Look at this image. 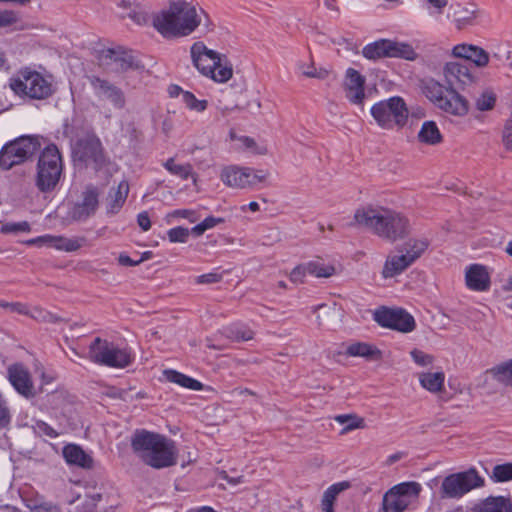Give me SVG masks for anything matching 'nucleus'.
<instances>
[{
  "instance_id": "obj_1",
  "label": "nucleus",
  "mask_w": 512,
  "mask_h": 512,
  "mask_svg": "<svg viewBox=\"0 0 512 512\" xmlns=\"http://www.w3.org/2000/svg\"><path fill=\"white\" fill-rule=\"evenodd\" d=\"M361 226L391 243L410 234L408 218L402 213L383 207L366 205L356 209L349 226Z\"/></svg>"
},
{
  "instance_id": "obj_2",
  "label": "nucleus",
  "mask_w": 512,
  "mask_h": 512,
  "mask_svg": "<svg viewBox=\"0 0 512 512\" xmlns=\"http://www.w3.org/2000/svg\"><path fill=\"white\" fill-rule=\"evenodd\" d=\"M201 15L207 18L205 11L199 12L195 5L185 0L171 2L168 9L153 16L154 28L166 38L190 35L201 23Z\"/></svg>"
},
{
  "instance_id": "obj_3",
  "label": "nucleus",
  "mask_w": 512,
  "mask_h": 512,
  "mask_svg": "<svg viewBox=\"0 0 512 512\" xmlns=\"http://www.w3.org/2000/svg\"><path fill=\"white\" fill-rule=\"evenodd\" d=\"M135 455L146 465L163 469L177 463V448L173 440L159 433L137 429L131 437Z\"/></svg>"
},
{
  "instance_id": "obj_4",
  "label": "nucleus",
  "mask_w": 512,
  "mask_h": 512,
  "mask_svg": "<svg viewBox=\"0 0 512 512\" xmlns=\"http://www.w3.org/2000/svg\"><path fill=\"white\" fill-rule=\"evenodd\" d=\"M63 170L62 156L56 145L46 146L37 163L36 186L41 192H49L58 184Z\"/></svg>"
},
{
  "instance_id": "obj_5",
  "label": "nucleus",
  "mask_w": 512,
  "mask_h": 512,
  "mask_svg": "<svg viewBox=\"0 0 512 512\" xmlns=\"http://www.w3.org/2000/svg\"><path fill=\"white\" fill-rule=\"evenodd\" d=\"M9 87L19 96L42 100L52 95V84L42 74L26 67L10 78Z\"/></svg>"
},
{
  "instance_id": "obj_6",
  "label": "nucleus",
  "mask_w": 512,
  "mask_h": 512,
  "mask_svg": "<svg viewBox=\"0 0 512 512\" xmlns=\"http://www.w3.org/2000/svg\"><path fill=\"white\" fill-rule=\"evenodd\" d=\"M41 148L37 136H20L0 149V168L4 171L31 159Z\"/></svg>"
},
{
  "instance_id": "obj_7",
  "label": "nucleus",
  "mask_w": 512,
  "mask_h": 512,
  "mask_svg": "<svg viewBox=\"0 0 512 512\" xmlns=\"http://www.w3.org/2000/svg\"><path fill=\"white\" fill-rule=\"evenodd\" d=\"M89 359L99 365L125 368L133 362L134 357L128 349H121L97 337L89 346Z\"/></svg>"
},
{
  "instance_id": "obj_8",
  "label": "nucleus",
  "mask_w": 512,
  "mask_h": 512,
  "mask_svg": "<svg viewBox=\"0 0 512 512\" xmlns=\"http://www.w3.org/2000/svg\"><path fill=\"white\" fill-rule=\"evenodd\" d=\"M371 115L380 127L393 129L406 124L409 111L404 100L399 96H394L374 104L371 108Z\"/></svg>"
},
{
  "instance_id": "obj_9",
  "label": "nucleus",
  "mask_w": 512,
  "mask_h": 512,
  "mask_svg": "<svg viewBox=\"0 0 512 512\" xmlns=\"http://www.w3.org/2000/svg\"><path fill=\"white\" fill-rule=\"evenodd\" d=\"M484 478L475 468L446 476L441 484L442 498L459 499L470 491L482 488Z\"/></svg>"
},
{
  "instance_id": "obj_10",
  "label": "nucleus",
  "mask_w": 512,
  "mask_h": 512,
  "mask_svg": "<svg viewBox=\"0 0 512 512\" xmlns=\"http://www.w3.org/2000/svg\"><path fill=\"white\" fill-rule=\"evenodd\" d=\"M268 176L269 173L266 170L230 165L222 169L220 179L231 188L252 189L264 182Z\"/></svg>"
},
{
  "instance_id": "obj_11",
  "label": "nucleus",
  "mask_w": 512,
  "mask_h": 512,
  "mask_svg": "<svg viewBox=\"0 0 512 512\" xmlns=\"http://www.w3.org/2000/svg\"><path fill=\"white\" fill-rule=\"evenodd\" d=\"M73 154L77 161L84 163L86 166H91L95 170L101 169L106 162L101 141L94 135L79 139Z\"/></svg>"
},
{
  "instance_id": "obj_12",
  "label": "nucleus",
  "mask_w": 512,
  "mask_h": 512,
  "mask_svg": "<svg viewBox=\"0 0 512 512\" xmlns=\"http://www.w3.org/2000/svg\"><path fill=\"white\" fill-rule=\"evenodd\" d=\"M374 320L382 327L402 333L412 332L416 327L414 317L404 309L383 307L375 311Z\"/></svg>"
},
{
  "instance_id": "obj_13",
  "label": "nucleus",
  "mask_w": 512,
  "mask_h": 512,
  "mask_svg": "<svg viewBox=\"0 0 512 512\" xmlns=\"http://www.w3.org/2000/svg\"><path fill=\"white\" fill-rule=\"evenodd\" d=\"M7 378L12 387L23 397L32 398L35 395L34 384L27 367L22 363H14L7 368Z\"/></svg>"
},
{
  "instance_id": "obj_14",
  "label": "nucleus",
  "mask_w": 512,
  "mask_h": 512,
  "mask_svg": "<svg viewBox=\"0 0 512 512\" xmlns=\"http://www.w3.org/2000/svg\"><path fill=\"white\" fill-rule=\"evenodd\" d=\"M191 58L196 69L203 74L208 76L212 73V68L218 64L219 57L221 56L216 51L208 49L203 42H195L190 49Z\"/></svg>"
},
{
  "instance_id": "obj_15",
  "label": "nucleus",
  "mask_w": 512,
  "mask_h": 512,
  "mask_svg": "<svg viewBox=\"0 0 512 512\" xmlns=\"http://www.w3.org/2000/svg\"><path fill=\"white\" fill-rule=\"evenodd\" d=\"M89 82L98 97H104L110 101L116 109H123L125 107V94L119 87L94 75L89 77Z\"/></svg>"
},
{
  "instance_id": "obj_16",
  "label": "nucleus",
  "mask_w": 512,
  "mask_h": 512,
  "mask_svg": "<svg viewBox=\"0 0 512 512\" xmlns=\"http://www.w3.org/2000/svg\"><path fill=\"white\" fill-rule=\"evenodd\" d=\"M444 75L451 88H464L474 82V76L464 62H448L444 67Z\"/></svg>"
},
{
  "instance_id": "obj_17",
  "label": "nucleus",
  "mask_w": 512,
  "mask_h": 512,
  "mask_svg": "<svg viewBox=\"0 0 512 512\" xmlns=\"http://www.w3.org/2000/svg\"><path fill=\"white\" fill-rule=\"evenodd\" d=\"M365 78L357 70L348 68L344 80L346 98L355 105L363 104L366 97L364 91Z\"/></svg>"
},
{
  "instance_id": "obj_18",
  "label": "nucleus",
  "mask_w": 512,
  "mask_h": 512,
  "mask_svg": "<svg viewBox=\"0 0 512 512\" xmlns=\"http://www.w3.org/2000/svg\"><path fill=\"white\" fill-rule=\"evenodd\" d=\"M103 57L107 61V64L113 65V70L117 73L142 68L139 61L128 51L108 49L104 52Z\"/></svg>"
},
{
  "instance_id": "obj_19",
  "label": "nucleus",
  "mask_w": 512,
  "mask_h": 512,
  "mask_svg": "<svg viewBox=\"0 0 512 512\" xmlns=\"http://www.w3.org/2000/svg\"><path fill=\"white\" fill-rule=\"evenodd\" d=\"M82 201L75 204L71 216L74 220L84 221L92 216L98 208V191L94 187H88L82 195Z\"/></svg>"
},
{
  "instance_id": "obj_20",
  "label": "nucleus",
  "mask_w": 512,
  "mask_h": 512,
  "mask_svg": "<svg viewBox=\"0 0 512 512\" xmlns=\"http://www.w3.org/2000/svg\"><path fill=\"white\" fill-rule=\"evenodd\" d=\"M453 55L463 59L464 63H474L478 67H484L489 62L488 53L478 47L467 44H459L453 48Z\"/></svg>"
},
{
  "instance_id": "obj_21",
  "label": "nucleus",
  "mask_w": 512,
  "mask_h": 512,
  "mask_svg": "<svg viewBox=\"0 0 512 512\" xmlns=\"http://www.w3.org/2000/svg\"><path fill=\"white\" fill-rule=\"evenodd\" d=\"M466 285L474 291H487L490 287V276L483 265H470L465 274Z\"/></svg>"
},
{
  "instance_id": "obj_22",
  "label": "nucleus",
  "mask_w": 512,
  "mask_h": 512,
  "mask_svg": "<svg viewBox=\"0 0 512 512\" xmlns=\"http://www.w3.org/2000/svg\"><path fill=\"white\" fill-rule=\"evenodd\" d=\"M437 107L446 113L455 116H463L468 112L467 100L456 92L455 88H450L445 97Z\"/></svg>"
},
{
  "instance_id": "obj_23",
  "label": "nucleus",
  "mask_w": 512,
  "mask_h": 512,
  "mask_svg": "<svg viewBox=\"0 0 512 512\" xmlns=\"http://www.w3.org/2000/svg\"><path fill=\"white\" fill-rule=\"evenodd\" d=\"M345 354L349 357H361L369 362L382 360V351L374 344L368 342H352L347 345Z\"/></svg>"
},
{
  "instance_id": "obj_24",
  "label": "nucleus",
  "mask_w": 512,
  "mask_h": 512,
  "mask_svg": "<svg viewBox=\"0 0 512 512\" xmlns=\"http://www.w3.org/2000/svg\"><path fill=\"white\" fill-rule=\"evenodd\" d=\"M63 457L67 464L78 466L84 469L93 468V458L87 454L79 445L67 444L62 450Z\"/></svg>"
},
{
  "instance_id": "obj_25",
  "label": "nucleus",
  "mask_w": 512,
  "mask_h": 512,
  "mask_svg": "<svg viewBox=\"0 0 512 512\" xmlns=\"http://www.w3.org/2000/svg\"><path fill=\"white\" fill-rule=\"evenodd\" d=\"M473 512H512V500L504 496H489L475 505Z\"/></svg>"
},
{
  "instance_id": "obj_26",
  "label": "nucleus",
  "mask_w": 512,
  "mask_h": 512,
  "mask_svg": "<svg viewBox=\"0 0 512 512\" xmlns=\"http://www.w3.org/2000/svg\"><path fill=\"white\" fill-rule=\"evenodd\" d=\"M410 266L409 261L401 253L391 254L387 256L384 262L381 275L384 279L393 278L403 273Z\"/></svg>"
},
{
  "instance_id": "obj_27",
  "label": "nucleus",
  "mask_w": 512,
  "mask_h": 512,
  "mask_svg": "<svg viewBox=\"0 0 512 512\" xmlns=\"http://www.w3.org/2000/svg\"><path fill=\"white\" fill-rule=\"evenodd\" d=\"M129 193V183L122 180L116 189H111L107 197V214L114 215L120 211Z\"/></svg>"
},
{
  "instance_id": "obj_28",
  "label": "nucleus",
  "mask_w": 512,
  "mask_h": 512,
  "mask_svg": "<svg viewBox=\"0 0 512 512\" xmlns=\"http://www.w3.org/2000/svg\"><path fill=\"white\" fill-rule=\"evenodd\" d=\"M163 376L168 382L177 384L190 390L200 391L204 387L200 381L174 369H165L163 371Z\"/></svg>"
},
{
  "instance_id": "obj_29",
  "label": "nucleus",
  "mask_w": 512,
  "mask_h": 512,
  "mask_svg": "<svg viewBox=\"0 0 512 512\" xmlns=\"http://www.w3.org/2000/svg\"><path fill=\"white\" fill-rule=\"evenodd\" d=\"M429 242L426 239H410L405 242L398 252L406 257L412 265L426 251Z\"/></svg>"
},
{
  "instance_id": "obj_30",
  "label": "nucleus",
  "mask_w": 512,
  "mask_h": 512,
  "mask_svg": "<svg viewBox=\"0 0 512 512\" xmlns=\"http://www.w3.org/2000/svg\"><path fill=\"white\" fill-rule=\"evenodd\" d=\"M496 382L507 387H512V359L501 362L485 371Z\"/></svg>"
},
{
  "instance_id": "obj_31",
  "label": "nucleus",
  "mask_w": 512,
  "mask_h": 512,
  "mask_svg": "<svg viewBox=\"0 0 512 512\" xmlns=\"http://www.w3.org/2000/svg\"><path fill=\"white\" fill-rule=\"evenodd\" d=\"M389 39H380L373 43L367 44L362 49V55L369 60H377L380 58H389Z\"/></svg>"
},
{
  "instance_id": "obj_32",
  "label": "nucleus",
  "mask_w": 512,
  "mask_h": 512,
  "mask_svg": "<svg viewBox=\"0 0 512 512\" xmlns=\"http://www.w3.org/2000/svg\"><path fill=\"white\" fill-rule=\"evenodd\" d=\"M421 386L432 392L437 393L443 390L445 375L443 372H426L419 375Z\"/></svg>"
},
{
  "instance_id": "obj_33",
  "label": "nucleus",
  "mask_w": 512,
  "mask_h": 512,
  "mask_svg": "<svg viewBox=\"0 0 512 512\" xmlns=\"http://www.w3.org/2000/svg\"><path fill=\"white\" fill-rule=\"evenodd\" d=\"M420 142L436 145L442 141V135L434 121H425L418 133Z\"/></svg>"
},
{
  "instance_id": "obj_34",
  "label": "nucleus",
  "mask_w": 512,
  "mask_h": 512,
  "mask_svg": "<svg viewBox=\"0 0 512 512\" xmlns=\"http://www.w3.org/2000/svg\"><path fill=\"white\" fill-rule=\"evenodd\" d=\"M417 56L412 45L390 40L389 58H402L408 61H414Z\"/></svg>"
},
{
  "instance_id": "obj_35",
  "label": "nucleus",
  "mask_w": 512,
  "mask_h": 512,
  "mask_svg": "<svg viewBox=\"0 0 512 512\" xmlns=\"http://www.w3.org/2000/svg\"><path fill=\"white\" fill-rule=\"evenodd\" d=\"M382 505L384 512H403L409 506L408 502L397 493H393L391 488L384 494Z\"/></svg>"
},
{
  "instance_id": "obj_36",
  "label": "nucleus",
  "mask_w": 512,
  "mask_h": 512,
  "mask_svg": "<svg viewBox=\"0 0 512 512\" xmlns=\"http://www.w3.org/2000/svg\"><path fill=\"white\" fill-rule=\"evenodd\" d=\"M393 490V493H397L400 497H402L404 500L410 504L412 500L416 499L421 490V484L415 481L410 482H402L400 484H397L391 488Z\"/></svg>"
},
{
  "instance_id": "obj_37",
  "label": "nucleus",
  "mask_w": 512,
  "mask_h": 512,
  "mask_svg": "<svg viewBox=\"0 0 512 512\" xmlns=\"http://www.w3.org/2000/svg\"><path fill=\"white\" fill-rule=\"evenodd\" d=\"M223 333L228 339L236 342L249 341L254 337V332L242 324L229 325L224 328Z\"/></svg>"
},
{
  "instance_id": "obj_38",
  "label": "nucleus",
  "mask_w": 512,
  "mask_h": 512,
  "mask_svg": "<svg viewBox=\"0 0 512 512\" xmlns=\"http://www.w3.org/2000/svg\"><path fill=\"white\" fill-rule=\"evenodd\" d=\"M448 90H450V88H445L442 84L433 79L427 80L423 86L425 96L436 106L445 97Z\"/></svg>"
},
{
  "instance_id": "obj_39",
  "label": "nucleus",
  "mask_w": 512,
  "mask_h": 512,
  "mask_svg": "<svg viewBox=\"0 0 512 512\" xmlns=\"http://www.w3.org/2000/svg\"><path fill=\"white\" fill-rule=\"evenodd\" d=\"M212 73H209L207 77H210L215 82L225 83L229 79H231L233 75L232 66L227 63V61H223L222 56L219 57L218 64L215 65V68H212Z\"/></svg>"
},
{
  "instance_id": "obj_40",
  "label": "nucleus",
  "mask_w": 512,
  "mask_h": 512,
  "mask_svg": "<svg viewBox=\"0 0 512 512\" xmlns=\"http://www.w3.org/2000/svg\"><path fill=\"white\" fill-rule=\"evenodd\" d=\"M453 17L458 29L470 25L475 18V10L457 4L453 6Z\"/></svg>"
},
{
  "instance_id": "obj_41",
  "label": "nucleus",
  "mask_w": 512,
  "mask_h": 512,
  "mask_svg": "<svg viewBox=\"0 0 512 512\" xmlns=\"http://www.w3.org/2000/svg\"><path fill=\"white\" fill-rule=\"evenodd\" d=\"M84 242V238H67L64 236H54L53 248L66 252H74L80 249Z\"/></svg>"
},
{
  "instance_id": "obj_42",
  "label": "nucleus",
  "mask_w": 512,
  "mask_h": 512,
  "mask_svg": "<svg viewBox=\"0 0 512 512\" xmlns=\"http://www.w3.org/2000/svg\"><path fill=\"white\" fill-rule=\"evenodd\" d=\"M351 487V483L349 481H341L332 484L329 486L322 497L321 504L324 505H334V501L336 500L337 496L346 491Z\"/></svg>"
},
{
  "instance_id": "obj_43",
  "label": "nucleus",
  "mask_w": 512,
  "mask_h": 512,
  "mask_svg": "<svg viewBox=\"0 0 512 512\" xmlns=\"http://www.w3.org/2000/svg\"><path fill=\"white\" fill-rule=\"evenodd\" d=\"M27 316L33 318L34 320H36L38 322H43V323L56 324V323H60V322L64 321L63 318L43 309L41 307H38V306L29 308Z\"/></svg>"
},
{
  "instance_id": "obj_44",
  "label": "nucleus",
  "mask_w": 512,
  "mask_h": 512,
  "mask_svg": "<svg viewBox=\"0 0 512 512\" xmlns=\"http://www.w3.org/2000/svg\"><path fill=\"white\" fill-rule=\"evenodd\" d=\"M164 167L173 175L180 177L183 180L188 179L190 176H193L192 165L189 163L186 164H176L173 158H169L165 163Z\"/></svg>"
},
{
  "instance_id": "obj_45",
  "label": "nucleus",
  "mask_w": 512,
  "mask_h": 512,
  "mask_svg": "<svg viewBox=\"0 0 512 512\" xmlns=\"http://www.w3.org/2000/svg\"><path fill=\"white\" fill-rule=\"evenodd\" d=\"M308 274L316 277L328 278L335 274V268L332 265H326L321 262L311 261L306 264Z\"/></svg>"
},
{
  "instance_id": "obj_46",
  "label": "nucleus",
  "mask_w": 512,
  "mask_h": 512,
  "mask_svg": "<svg viewBox=\"0 0 512 512\" xmlns=\"http://www.w3.org/2000/svg\"><path fill=\"white\" fill-rule=\"evenodd\" d=\"M335 420L339 422L340 424H344L345 427L342 429L341 434H345L348 431L358 429V428H364V419L359 418L356 415H350V414H344V415H338L335 417Z\"/></svg>"
},
{
  "instance_id": "obj_47",
  "label": "nucleus",
  "mask_w": 512,
  "mask_h": 512,
  "mask_svg": "<svg viewBox=\"0 0 512 512\" xmlns=\"http://www.w3.org/2000/svg\"><path fill=\"white\" fill-rule=\"evenodd\" d=\"M490 478L494 482H508L512 480V462L498 464L493 467Z\"/></svg>"
},
{
  "instance_id": "obj_48",
  "label": "nucleus",
  "mask_w": 512,
  "mask_h": 512,
  "mask_svg": "<svg viewBox=\"0 0 512 512\" xmlns=\"http://www.w3.org/2000/svg\"><path fill=\"white\" fill-rule=\"evenodd\" d=\"M27 507L31 512H61L59 505L51 501H43L38 499L29 500Z\"/></svg>"
},
{
  "instance_id": "obj_49",
  "label": "nucleus",
  "mask_w": 512,
  "mask_h": 512,
  "mask_svg": "<svg viewBox=\"0 0 512 512\" xmlns=\"http://www.w3.org/2000/svg\"><path fill=\"white\" fill-rule=\"evenodd\" d=\"M496 95L493 92H483L475 102V106L479 111H490L495 107Z\"/></svg>"
},
{
  "instance_id": "obj_50",
  "label": "nucleus",
  "mask_w": 512,
  "mask_h": 512,
  "mask_svg": "<svg viewBox=\"0 0 512 512\" xmlns=\"http://www.w3.org/2000/svg\"><path fill=\"white\" fill-rule=\"evenodd\" d=\"M12 422V414L5 396L0 392V430L7 429Z\"/></svg>"
},
{
  "instance_id": "obj_51",
  "label": "nucleus",
  "mask_w": 512,
  "mask_h": 512,
  "mask_svg": "<svg viewBox=\"0 0 512 512\" xmlns=\"http://www.w3.org/2000/svg\"><path fill=\"white\" fill-rule=\"evenodd\" d=\"M224 222L223 218H216V217H206L202 222L197 224L191 229V232L194 233L196 236L202 235L206 230L211 229L215 227L218 224H221Z\"/></svg>"
},
{
  "instance_id": "obj_52",
  "label": "nucleus",
  "mask_w": 512,
  "mask_h": 512,
  "mask_svg": "<svg viewBox=\"0 0 512 512\" xmlns=\"http://www.w3.org/2000/svg\"><path fill=\"white\" fill-rule=\"evenodd\" d=\"M183 102L190 109L197 112H203L207 108L206 100H198L191 92L183 93Z\"/></svg>"
},
{
  "instance_id": "obj_53",
  "label": "nucleus",
  "mask_w": 512,
  "mask_h": 512,
  "mask_svg": "<svg viewBox=\"0 0 512 512\" xmlns=\"http://www.w3.org/2000/svg\"><path fill=\"white\" fill-rule=\"evenodd\" d=\"M168 238L171 242L185 243L188 240L190 231L188 228L181 226L170 229L168 232Z\"/></svg>"
},
{
  "instance_id": "obj_54",
  "label": "nucleus",
  "mask_w": 512,
  "mask_h": 512,
  "mask_svg": "<svg viewBox=\"0 0 512 512\" xmlns=\"http://www.w3.org/2000/svg\"><path fill=\"white\" fill-rule=\"evenodd\" d=\"M30 231H31V226H30L29 222H27V221H22V222H17V223H6V224L2 225V227H1V232L5 233V234L19 233V232L28 233Z\"/></svg>"
},
{
  "instance_id": "obj_55",
  "label": "nucleus",
  "mask_w": 512,
  "mask_h": 512,
  "mask_svg": "<svg viewBox=\"0 0 512 512\" xmlns=\"http://www.w3.org/2000/svg\"><path fill=\"white\" fill-rule=\"evenodd\" d=\"M302 74L309 78L325 79L328 76V70L316 68L313 64L302 67Z\"/></svg>"
},
{
  "instance_id": "obj_56",
  "label": "nucleus",
  "mask_w": 512,
  "mask_h": 512,
  "mask_svg": "<svg viewBox=\"0 0 512 512\" xmlns=\"http://www.w3.org/2000/svg\"><path fill=\"white\" fill-rule=\"evenodd\" d=\"M34 430L39 435H45L50 438H56L58 436V433L53 427H51L49 424L41 420L36 421L34 425Z\"/></svg>"
},
{
  "instance_id": "obj_57",
  "label": "nucleus",
  "mask_w": 512,
  "mask_h": 512,
  "mask_svg": "<svg viewBox=\"0 0 512 512\" xmlns=\"http://www.w3.org/2000/svg\"><path fill=\"white\" fill-rule=\"evenodd\" d=\"M411 357L419 366H428L433 362V357L429 354L424 353L421 350L414 349L411 351Z\"/></svg>"
},
{
  "instance_id": "obj_58",
  "label": "nucleus",
  "mask_w": 512,
  "mask_h": 512,
  "mask_svg": "<svg viewBox=\"0 0 512 512\" xmlns=\"http://www.w3.org/2000/svg\"><path fill=\"white\" fill-rule=\"evenodd\" d=\"M53 243H54V235H50V234H46V235L39 236V237H36L33 239H29L25 242V244L28 246L36 245V246H48V247H53Z\"/></svg>"
},
{
  "instance_id": "obj_59",
  "label": "nucleus",
  "mask_w": 512,
  "mask_h": 512,
  "mask_svg": "<svg viewBox=\"0 0 512 512\" xmlns=\"http://www.w3.org/2000/svg\"><path fill=\"white\" fill-rule=\"evenodd\" d=\"M3 308L8 309L11 312L18 313L20 315H26L28 314L29 307L21 302H3Z\"/></svg>"
},
{
  "instance_id": "obj_60",
  "label": "nucleus",
  "mask_w": 512,
  "mask_h": 512,
  "mask_svg": "<svg viewBox=\"0 0 512 512\" xmlns=\"http://www.w3.org/2000/svg\"><path fill=\"white\" fill-rule=\"evenodd\" d=\"M240 141L245 146V148L252 150L256 154H265L266 149L264 147H259L255 140L248 136H243L240 138Z\"/></svg>"
},
{
  "instance_id": "obj_61",
  "label": "nucleus",
  "mask_w": 512,
  "mask_h": 512,
  "mask_svg": "<svg viewBox=\"0 0 512 512\" xmlns=\"http://www.w3.org/2000/svg\"><path fill=\"white\" fill-rule=\"evenodd\" d=\"M306 274H308L306 264L298 265L290 273V280L295 283H302Z\"/></svg>"
},
{
  "instance_id": "obj_62",
  "label": "nucleus",
  "mask_w": 512,
  "mask_h": 512,
  "mask_svg": "<svg viewBox=\"0 0 512 512\" xmlns=\"http://www.w3.org/2000/svg\"><path fill=\"white\" fill-rule=\"evenodd\" d=\"M17 21V16L13 11H0V27H8Z\"/></svg>"
},
{
  "instance_id": "obj_63",
  "label": "nucleus",
  "mask_w": 512,
  "mask_h": 512,
  "mask_svg": "<svg viewBox=\"0 0 512 512\" xmlns=\"http://www.w3.org/2000/svg\"><path fill=\"white\" fill-rule=\"evenodd\" d=\"M222 279V276L218 273H207L197 277L196 282L199 284H212L217 283Z\"/></svg>"
},
{
  "instance_id": "obj_64",
  "label": "nucleus",
  "mask_w": 512,
  "mask_h": 512,
  "mask_svg": "<svg viewBox=\"0 0 512 512\" xmlns=\"http://www.w3.org/2000/svg\"><path fill=\"white\" fill-rule=\"evenodd\" d=\"M137 222L143 231H148L151 228V221L147 212H141L138 214Z\"/></svg>"
}]
</instances>
